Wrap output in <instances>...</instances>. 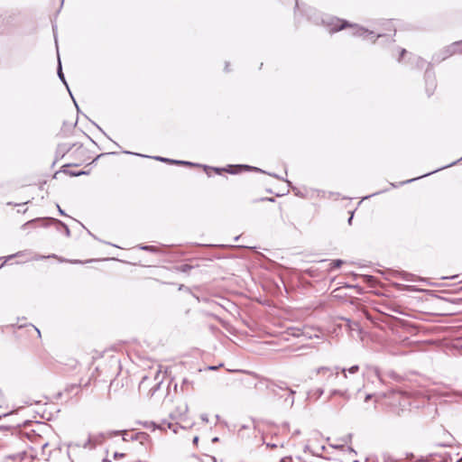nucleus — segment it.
Returning a JSON list of instances; mask_svg holds the SVG:
<instances>
[{
    "label": "nucleus",
    "instance_id": "9d476101",
    "mask_svg": "<svg viewBox=\"0 0 462 462\" xmlns=\"http://www.w3.org/2000/svg\"><path fill=\"white\" fill-rule=\"evenodd\" d=\"M14 255H9L7 257H5V261L0 264V268L3 267L8 260H10L11 258H13Z\"/></svg>",
    "mask_w": 462,
    "mask_h": 462
},
{
    "label": "nucleus",
    "instance_id": "f3484780",
    "mask_svg": "<svg viewBox=\"0 0 462 462\" xmlns=\"http://www.w3.org/2000/svg\"><path fill=\"white\" fill-rule=\"evenodd\" d=\"M405 52H406V51H405L404 49H403V50H402L401 55H402H402H404V53H405Z\"/></svg>",
    "mask_w": 462,
    "mask_h": 462
},
{
    "label": "nucleus",
    "instance_id": "7ed1b4c3",
    "mask_svg": "<svg viewBox=\"0 0 462 462\" xmlns=\"http://www.w3.org/2000/svg\"><path fill=\"white\" fill-rule=\"evenodd\" d=\"M396 29L392 20H381L375 23L374 30L370 32L377 38L394 35Z\"/></svg>",
    "mask_w": 462,
    "mask_h": 462
},
{
    "label": "nucleus",
    "instance_id": "0eeeda50",
    "mask_svg": "<svg viewBox=\"0 0 462 462\" xmlns=\"http://www.w3.org/2000/svg\"><path fill=\"white\" fill-rule=\"evenodd\" d=\"M192 269V266L189 264H182L177 267V270L182 273H187Z\"/></svg>",
    "mask_w": 462,
    "mask_h": 462
},
{
    "label": "nucleus",
    "instance_id": "4468645a",
    "mask_svg": "<svg viewBox=\"0 0 462 462\" xmlns=\"http://www.w3.org/2000/svg\"><path fill=\"white\" fill-rule=\"evenodd\" d=\"M406 289L409 291H415V289L412 286H406Z\"/></svg>",
    "mask_w": 462,
    "mask_h": 462
},
{
    "label": "nucleus",
    "instance_id": "f257e3e1",
    "mask_svg": "<svg viewBox=\"0 0 462 462\" xmlns=\"http://www.w3.org/2000/svg\"><path fill=\"white\" fill-rule=\"evenodd\" d=\"M62 158L65 160V163L62 165V171L73 175L78 176L81 173V171H70L69 168L70 167H79L84 164H89L93 158L89 154V152L83 145L73 144L63 155Z\"/></svg>",
    "mask_w": 462,
    "mask_h": 462
},
{
    "label": "nucleus",
    "instance_id": "f8f14e48",
    "mask_svg": "<svg viewBox=\"0 0 462 462\" xmlns=\"http://www.w3.org/2000/svg\"><path fill=\"white\" fill-rule=\"evenodd\" d=\"M143 249L149 250V251H155L154 246H152V245L151 246H145V247H143Z\"/></svg>",
    "mask_w": 462,
    "mask_h": 462
},
{
    "label": "nucleus",
    "instance_id": "a211bd4d",
    "mask_svg": "<svg viewBox=\"0 0 462 462\" xmlns=\"http://www.w3.org/2000/svg\"><path fill=\"white\" fill-rule=\"evenodd\" d=\"M398 394H399V393H393V396H396V395H398Z\"/></svg>",
    "mask_w": 462,
    "mask_h": 462
},
{
    "label": "nucleus",
    "instance_id": "f03ea898",
    "mask_svg": "<svg viewBox=\"0 0 462 462\" xmlns=\"http://www.w3.org/2000/svg\"><path fill=\"white\" fill-rule=\"evenodd\" d=\"M329 32L331 33L339 32L344 29L351 28L353 30V33L356 35L362 36L368 32L367 30L359 27L356 24L349 23L348 22L341 19H336L335 21H332L329 24Z\"/></svg>",
    "mask_w": 462,
    "mask_h": 462
},
{
    "label": "nucleus",
    "instance_id": "2eb2a0df",
    "mask_svg": "<svg viewBox=\"0 0 462 462\" xmlns=\"http://www.w3.org/2000/svg\"><path fill=\"white\" fill-rule=\"evenodd\" d=\"M342 374H343L344 377H346V369L342 370Z\"/></svg>",
    "mask_w": 462,
    "mask_h": 462
},
{
    "label": "nucleus",
    "instance_id": "39448f33",
    "mask_svg": "<svg viewBox=\"0 0 462 462\" xmlns=\"http://www.w3.org/2000/svg\"><path fill=\"white\" fill-rule=\"evenodd\" d=\"M108 462H117V461H120V460H125V458L126 457V454L125 453H123V452H117V451H113L111 456H110V453H108Z\"/></svg>",
    "mask_w": 462,
    "mask_h": 462
},
{
    "label": "nucleus",
    "instance_id": "6ab92c4d",
    "mask_svg": "<svg viewBox=\"0 0 462 462\" xmlns=\"http://www.w3.org/2000/svg\"><path fill=\"white\" fill-rule=\"evenodd\" d=\"M194 442H198V438L197 437L194 439Z\"/></svg>",
    "mask_w": 462,
    "mask_h": 462
},
{
    "label": "nucleus",
    "instance_id": "9b49d317",
    "mask_svg": "<svg viewBox=\"0 0 462 462\" xmlns=\"http://www.w3.org/2000/svg\"><path fill=\"white\" fill-rule=\"evenodd\" d=\"M327 372H329V369L328 368H326V367H322L319 370V374H326Z\"/></svg>",
    "mask_w": 462,
    "mask_h": 462
},
{
    "label": "nucleus",
    "instance_id": "6e6552de",
    "mask_svg": "<svg viewBox=\"0 0 462 462\" xmlns=\"http://www.w3.org/2000/svg\"><path fill=\"white\" fill-rule=\"evenodd\" d=\"M343 262L341 260H335L330 263V268H339L342 265Z\"/></svg>",
    "mask_w": 462,
    "mask_h": 462
},
{
    "label": "nucleus",
    "instance_id": "1a4fd4ad",
    "mask_svg": "<svg viewBox=\"0 0 462 462\" xmlns=\"http://www.w3.org/2000/svg\"><path fill=\"white\" fill-rule=\"evenodd\" d=\"M358 370H359L358 365H353V366H351V367L348 369V372H349L350 374H355V373H356Z\"/></svg>",
    "mask_w": 462,
    "mask_h": 462
},
{
    "label": "nucleus",
    "instance_id": "20e7f679",
    "mask_svg": "<svg viewBox=\"0 0 462 462\" xmlns=\"http://www.w3.org/2000/svg\"><path fill=\"white\" fill-rule=\"evenodd\" d=\"M455 54H462V41L453 42L449 46H448L443 52L442 59H446L447 57L455 55Z\"/></svg>",
    "mask_w": 462,
    "mask_h": 462
},
{
    "label": "nucleus",
    "instance_id": "423d86ee",
    "mask_svg": "<svg viewBox=\"0 0 462 462\" xmlns=\"http://www.w3.org/2000/svg\"><path fill=\"white\" fill-rule=\"evenodd\" d=\"M230 170H226V169H218V168H216L214 169V171L217 172V173H220L221 171H227V172H230V173H238L239 171L242 169V166H229Z\"/></svg>",
    "mask_w": 462,
    "mask_h": 462
},
{
    "label": "nucleus",
    "instance_id": "ddd939ff",
    "mask_svg": "<svg viewBox=\"0 0 462 462\" xmlns=\"http://www.w3.org/2000/svg\"><path fill=\"white\" fill-rule=\"evenodd\" d=\"M88 383H89L88 381H87V382H85V383H84V382H83V379H80V380H79V385H82V384L88 385Z\"/></svg>",
    "mask_w": 462,
    "mask_h": 462
},
{
    "label": "nucleus",
    "instance_id": "dca6fc26",
    "mask_svg": "<svg viewBox=\"0 0 462 462\" xmlns=\"http://www.w3.org/2000/svg\"><path fill=\"white\" fill-rule=\"evenodd\" d=\"M187 411H188V407L185 405V406H184V408H183L182 412H183V413H186Z\"/></svg>",
    "mask_w": 462,
    "mask_h": 462
}]
</instances>
